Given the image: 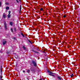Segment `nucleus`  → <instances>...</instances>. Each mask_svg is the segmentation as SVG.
<instances>
[{
    "instance_id": "obj_1",
    "label": "nucleus",
    "mask_w": 80,
    "mask_h": 80,
    "mask_svg": "<svg viewBox=\"0 0 80 80\" xmlns=\"http://www.w3.org/2000/svg\"><path fill=\"white\" fill-rule=\"evenodd\" d=\"M48 72L49 73V75H51L52 76L54 77H55V75H57V74L50 72V71H48Z\"/></svg>"
},
{
    "instance_id": "obj_2",
    "label": "nucleus",
    "mask_w": 80,
    "mask_h": 80,
    "mask_svg": "<svg viewBox=\"0 0 80 80\" xmlns=\"http://www.w3.org/2000/svg\"><path fill=\"white\" fill-rule=\"evenodd\" d=\"M32 63L33 64L34 66V67H36L37 66V62L36 61H32Z\"/></svg>"
},
{
    "instance_id": "obj_3",
    "label": "nucleus",
    "mask_w": 80,
    "mask_h": 80,
    "mask_svg": "<svg viewBox=\"0 0 80 80\" xmlns=\"http://www.w3.org/2000/svg\"><path fill=\"white\" fill-rule=\"evenodd\" d=\"M4 25L5 26V30H7V23H6V22H4Z\"/></svg>"
},
{
    "instance_id": "obj_4",
    "label": "nucleus",
    "mask_w": 80,
    "mask_h": 80,
    "mask_svg": "<svg viewBox=\"0 0 80 80\" xmlns=\"http://www.w3.org/2000/svg\"><path fill=\"white\" fill-rule=\"evenodd\" d=\"M6 43H7V41H5L3 42H2L3 45H5V44H6Z\"/></svg>"
},
{
    "instance_id": "obj_5",
    "label": "nucleus",
    "mask_w": 80,
    "mask_h": 80,
    "mask_svg": "<svg viewBox=\"0 0 80 80\" xmlns=\"http://www.w3.org/2000/svg\"><path fill=\"white\" fill-rule=\"evenodd\" d=\"M3 17L4 18H5L6 17V16H5V13H3Z\"/></svg>"
},
{
    "instance_id": "obj_6",
    "label": "nucleus",
    "mask_w": 80,
    "mask_h": 80,
    "mask_svg": "<svg viewBox=\"0 0 80 80\" xmlns=\"http://www.w3.org/2000/svg\"><path fill=\"white\" fill-rule=\"evenodd\" d=\"M10 25L11 26H12V25H13V22H10Z\"/></svg>"
},
{
    "instance_id": "obj_7",
    "label": "nucleus",
    "mask_w": 80,
    "mask_h": 80,
    "mask_svg": "<svg viewBox=\"0 0 80 80\" xmlns=\"http://www.w3.org/2000/svg\"><path fill=\"white\" fill-rule=\"evenodd\" d=\"M28 41L31 44H32V42L30 40L28 39Z\"/></svg>"
},
{
    "instance_id": "obj_8",
    "label": "nucleus",
    "mask_w": 80,
    "mask_h": 80,
    "mask_svg": "<svg viewBox=\"0 0 80 80\" xmlns=\"http://www.w3.org/2000/svg\"><path fill=\"white\" fill-rule=\"evenodd\" d=\"M58 79L59 80H62V78L60 76L58 77Z\"/></svg>"
},
{
    "instance_id": "obj_9",
    "label": "nucleus",
    "mask_w": 80,
    "mask_h": 80,
    "mask_svg": "<svg viewBox=\"0 0 80 80\" xmlns=\"http://www.w3.org/2000/svg\"><path fill=\"white\" fill-rule=\"evenodd\" d=\"M8 18H9L10 17V14H8Z\"/></svg>"
},
{
    "instance_id": "obj_10",
    "label": "nucleus",
    "mask_w": 80,
    "mask_h": 80,
    "mask_svg": "<svg viewBox=\"0 0 80 80\" xmlns=\"http://www.w3.org/2000/svg\"><path fill=\"white\" fill-rule=\"evenodd\" d=\"M33 52H34V53H38V52L36 51H33Z\"/></svg>"
},
{
    "instance_id": "obj_11",
    "label": "nucleus",
    "mask_w": 80,
    "mask_h": 80,
    "mask_svg": "<svg viewBox=\"0 0 80 80\" xmlns=\"http://www.w3.org/2000/svg\"><path fill=\"white\" fill-rule=\"evenodd\" d=\"M8 9H9V7H6V10H8Z\"/></svg>"
},
{
    "instance_id": "obj_12",
    "label": "nucleus",
    "mask_w": 80,
    "mask_h": 80,
    "mask_svg": "<svg viewBox=\"0 0 80 80\" xmlns=\"http://www.w3.org/2000/svg\"><path fill=\"white\" fill-rule=\"evenodd\" d=\"M30 72V71L29 70H28L27 71V72L28 73H29Z\"/></svg>"
},
{
    "instance_id": "obj_13",
    "label": "nucleus",
    "mask_w": 80,
    "mask_h": 80,
    "mask_svg": "<svg viewBox=\"0 0 80 80\" xmlns=\"http://www.w3.org/2000/svg\"><path fill=\"white\" fill-rule=\"evenodd\" d=\"M21 34L22 35V36L23 37H25V36H24V35H23V33H21Z\"/></svg>"
},
{
    "instance_id": "obj_14",
    "label": "nucleus",
    "mask_w": 80,
    "mask_h": 80,
    "mask_svg": "<svg viewBox=\"0 0 80 80\" xmlns=\"http://www.w3.org/2000/svg\"><path fill=\"white\" fill-rule=\"evenodd\" d=\"M22 48H23L24 50H25L26 48H25V47L24 46H23Z\"/></svg>"
},
{
    "instance_id": "obj_15",
    "label": "nucleus",
    "mask_w": 80,
    "mask_h": 80,
    "mask_svg": "<svg viewBox=\"0 0 80 80\" xmlns=\"http://www.w3.org/2000/svg\"><path fill=\"white\" fill-rule=\"evenodd\" d=\"M11 32H12V33H13V29H12V28L11 29Z\"/></svg>"
},
{
    "instance_id": "obj_16",
    "label": "nucleus",
    "mask_w": 80,
    "mask_h": 80,
    "mask_svg": "<svg viewBox=\"0 0 80 80\" xmlns=\"http://www.w3.org/2000/svg\"><path fill=\"white\" fill-rule=\"evenodd\" d=\"M71 77H73V74H72L71 75Z\"/></svg>"
},
{
    "instance_id": "obj_17",
    "label": "nucleus",
    "mask_w": 80,
    "mask_h": 80,
    "mask_svg": "<svg viewBox=\"0 0 80 80\" xmlns=\"http://www.w3.org/2000/svg\"><path fill=\"white\" fill-rule=\"evenodd\" d=\"M9 14H10V13H11V12H10V11H9L8 12Z\"/></svg>"
},
{
    "instance_id": "obj_18",
    "label": "nucleus",
    "mask_w": 80,
    "mask_h": 80,
    "mask_svg": "<svg viewBox=\"0 0 80 80\" xmlns=\"http://www.w3.org/2000/svg\"><path fill=\"white\" fill-rule=\"evenodd\" d=\"M14 29L15 32H16V28H14Z\"/></svg>"
},
{
    "instance_id": "obj_19",
    "label": "nucleus",
    "mask_w": 80,
    "mask_h": 80,
    "mask_svg": "<svg viewBox=\"0 0 80 80\" xmlns=\"http://www.w3.org/2000/svg\"><path fill=\"white\" fill-rule=\"evenodd\" d=\"M40 10H41V11H42V10H43V8H41L40 9Z\"/></svg>"
},
{
    "instance_id": "obj_20",
    "label": "nucleus",
    "mask_w": 80,
    "mask_h": 80,
    "mask_svg": "<svg viewBox=\"0 0 80 80\" xmlns=\"http://www.w3.org/2000/svg\"><path fill=\"white\" fill-rule=\"evenodd\" d=\"M37 50H38V51H39L40 50L38 49H36Z\"/></svg>"
},
{
    "instance_id": "obj_21",
    "label": "nucleus",
    "mask_w": 80,
    "mask_h": 80,
    "mask_svg": "<svg viewBox=\"0 0 80 80\" xmlns=\"http://www.w3.org/2000/svg\"><path fill=\"white\" fill-rule=\"evenodd\" d=\"M13 39H14V40H16V38H15V37H14V38H13Z\"/></svg>"
},
{
    "instance_id": "obj_22",
    "label": "nucleus",
    "mask_w": 80,
    "mask_h": 80,
    "mask_svg": "<svg viewBox=\"0 0 80 80\" xmlns=\"http://www.w3.org/2000/svg\"><path fill=\"white\" fill-rule=\"evenodd\" d=\"M63 17H64V18H65V17H66V16L64 15V16H63Z\"/></svg>"
},
{
    "instance_id": "obj_23",
    "label": "nucleus",
    "mask_w": 80,
    "mask_h": 80,
    "mask_svg": "<svg viewBox=\"0 0 80 80\" xmlns=\"http://www.w3.org/2000/svg\"><path fill=\"white\" fill-rule=\"evenodd\" d=\"M23 73L25 72V71L24 70H23Z\"/></svg>"
},
{
    "instance_id": "obj_24",
    "label": "nucleus",
    "mask_w": 80,
    "mask_h": 80,
    "mask_svg": "<svg viewBox=\"0 0 80 80\" xmlns=\"http://www.w3.org/2000/svg\"><path fill=\"white\" fill-rule=\"evenodd\" d=\"M1 5H2V3L1 2H0V6H1Z\"/></svg>"
},
{
    "instance_id": "obj_25",
    "label": "nucleus",
    "mask_w": 80,
    "mask_h": 80,
    "mask_svg": "<svg viewBox=\"0 0 80 80\" xmlns=\"http://www.w3.org/2000/svg\"><path fill=\"white\" fill-rule=\"evenodd\" d=\"M17 3H18V0H16Z\"/></svg>"
},
{
    "instance_id": "obj_26",
    "label": "nucleus",
    "mask_w": 80,
    "mask_h": 80,
    "mask_svg": "<svg viewBox=\"0 0 80 80\" xmlns=\"http://www.w3.org/2000/svg\"><path fill=\"white\" fill-rule=\"evenodd\" d=\"M1 72H2V68L1 69Z\"/></svg>"
},
{
    "instance_id": "obj_27",
    "label": "nucleus",
    "mask_w": 80,
    "mask_h": 80,
    "mask_svg": "<svg viewBox=\"0 0 80 80\" xmlns=\"http://www.w3.org/2000/svg\"><path fill=\"white\" fill-rule=\"evenodd\" d=\"M22 9V8H21V6L20 7V9L21 10Z\"/></svg>"
},
{
    "instance_id": "obj_28",
    "label": "nucleus",
    "mask_w": 80,
    "mask_h": 80,
    "mask_svg": "<svg viewBox=\"0 0 80 80\" xmlns=\"http://www.w3.org/2000/svg\"><path fill=\"white\" fill-rule=\"evenodd\" d=\"M1 80H2V76H0Z\"/></svg>"
},
{
    "instance_id": "obj_29",
    "label": "nucleus",
    "mask_w": 80,
    "mask_h": 80,
    "mask_svg": "<svg viewBox=\"0 0 80 80\" xmlns=\"http://www.w3.org/2000/svg\"><path fill=\"white\" fill-rule=\"evenodd\" d=\"M6 3V4L7 5V4H8V3H7V2Z\"/></svg>"
},
{
    "instance_id": "obj_30",
    "label": "nucleus",
    "mask_w": 80,
    "mask_h": 80,
    "mask_svg": "<svg viewBox=\"0 0 80 80\" xmlns=\"http://www.w3.org/2000/svg\"><path fill=\"white\" fill-rule=\"evenodd\" d=\"M20 0H19V1Z\"/></svg>"
}]
</instances>
